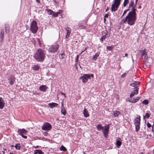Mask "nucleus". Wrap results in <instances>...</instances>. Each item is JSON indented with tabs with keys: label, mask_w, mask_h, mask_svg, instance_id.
<instances>
[{
	"label": "nucleus",
	"mask_w": 154,
	"mask_h": 154,
	"mask_svg": "<svg viewBox=\"0 0 154 154\" xmlns=\"http://www.w3.org/2000/svg\"><path fill=\"white\" fill-rule=\"evenodd\" d=\"M134 2L131 0L129 3L128 9H130L131 10L129 12L125 19L121 20V23H124L127 21L128 24L130 26L135 24L136 20V9H135V5L134 6Z\"/></svg>",
	"instance_id": "1"
},
{
	"label": "nucleus",
	"mask_w": 154,
	"mask_h": 154,
	"mask_svg": "<svg viewBox=\"0 0 154 154\" xmlns=\"http://www.w3.org/2000/svg\"><path fill=\"white\" fill-rule=\"evenodd\" d=\"M45 57V53L44 50L41 48L38 49L33 55L36 61L39 62H43Z\"/></svg>",
	"instance_id": "2"
},
{
	"label": "nucleus",
	"mask_w": 154,
	"mask_h": 154,
	"mask_svg": "<svg viewBox=\"0 0 154 154\" xmlns=\"http://www.w3.org/2000/svg\"><path fill=\"white\" fill-rule=\"evenodd\" d=\"M140 117L139 116L134 120V124L135 126V131L138 132L140 129Z\"/></svg>",
	"instance_id": "3"
},
{
	"label": "nucleus",
	"mask_w": 154,
	"mask_h": 154,
	"mask_svg": "<svg viewBox=\"0 0 154 154\" xmlns=\"http://www.w3.org/2000/svg\"><path fill=\"white\" fill-rule=\"evenodd\" d=\"M121 0H114L113 4L112 5L111 11L112 12L116 11L120 5Z\"/></svg>",
	"instance_id": "4"
},
{
	"label": "nucleus",
	"mask_w": 154,
	"mask_h": 154,
	"mask_svg": "<svg viewBox=\"0 0 154 154\" xmlns=\"http://www.w3.org/2000/svg\"><path fill=\"white\" fill-rule=\"evenodd\" d=\"M59 48L58 44H56L50 46L48 49V51L49 53H54L57 51Z\"/></svg>",
	"instance_id": "5"
},
{
	"label": "nucleus",
	"mask_w": 154,
	"mask_h": 154,
	"mask_svg": "<svg viewBox=\"0 0 154 154\" xmlns=\"http://www.w3.org/2000/svg\"><path fill=\"white\" fill-rule=\"evenodd\" d=\"M30 29L33 33H36L38 29L37 23L35 20H33L31 24Z\"/></svg>",
	"instance_id": "6"
},
{
	"label": "nucleus",
	"mask_w": 154,
	"mask_h": 154,
	"mask_svg": "<svg viewBox=\"0 0 154 154\" xmlns=\"http://www.w3.org/2000/svg\"><path fill=\"white\" fill-rule=\"evenodd\" d=\"M109 128V124L106 125L103 127V129L102 130V131L103 132L104 136L106 138L108 137Z\"/></svg>",
	"instance_id": "7"
},
{
	"label": "nucleus",
	"mask_w": 154,
	"mask_h": 154,
	"mask_svg": "<svg viewBox=\"0 0 154 154\" xmlns=\"http://www.w3.org/2000/svg\"><path fill=\"white\" fill-rule=\"evenodd\" d=\"M17 132L22 137L25 139H26L27 138V137L26 136L24 135V134H26L28 132L25 129H19L18 130Z\"/></svg>",
	"instance_id": "8"
},
{
	"label": "nucleus",
	"mask_w": 154,
	"mask_h": 154,
	"mask_svg": "<svg viewBox=\"0 0 154 154\" xmlns=\"http://www.w3.org/2000/svg\"><path fill=\"white\" fill-rule=\"evenodd\" d=\"M90 79V76L89 74H84L79 78L80 79L82 80V82L83 83H85Z\"/></svg>",
	"instance_id": "9"
},
{
	"label": "nucleus",
	"mask_w": 154,
	"mask_h": 154,
	"mask_svg": "<svg viewBox=\"0 0 154 154\" xmlns=\"http://www.w3.org/2000/svg\"><path fill=\"white\" fill-rule=\"evenodd\" d=\"M52 126L51 125L48 123L45 122L42 126V129L43 130L49 131L51 129Z\"/></svg>",
	"instance_id": "10"
},
{
	"label": "nucleus",
	"mask_w": 154,
	"mask_h": 154,
	"mask_svg": "<svg viewBox=\"0 0 154 154\" xmlns=\"http://www.w3.org/2000/svg\"><path fill=\"white\" fill-rule=\"evenodd\" d=\"M146 49H144L143 50H140L139 51V53L141 57L144 56V58L145 60H146L148 57L147 56V53L146 52Z\"/></svg>",
	"instance_id": "11"
},
{
	"label": "nucleus",
	"mask_w": 154,
	"mask_h": 154,
	"mask_svg": "<svg viewBox=\"0 0 154 154\" xmlns=\"http://www.w3.org/2000/svg\"><path fill=\"white\" fill-rule=\"evenodd\" d=\"M8 79L9 83L12 85H13L15 81V77L12 75H10L8 77Z\"/></svg>",
	"instance_id": "12"
},
{
	"label": "nucleus",
	"mask_w": 154,
	"mask_h": 154,
	"mask_svg": "<svg viewBox=\"0 0 154 154\" xmlns=\"http://www.w3.org/2000/svg\"><path fill=\"white\" fill-rule=\"evenodd\" d=\"M135 89L132 91L130 94V97H133L135 94H138L139 88L137 87H135Z\"/></svg>",
	"instance_id": "13"
},
{
	"label": "nucleus",
	"mask_w": 154,
	"mask_h": 154,
	"mask_svg": "<svg viewBox=\"0 0 154 154\" xmlns=\"http://www.w3.org/2000/svg\"><path fill=\"white\" fill-rule=\"evenodd\" d=\"M5 103L2 98L0 97V109H2L5 106Z\"/></svg>",
	"instance_id": "14"
},
{
	"label": "nucleus",
	"mask_w": 154,
	"mask_h": 154,
	"mask_svg": "<svg viewBox=\"0 0 154 154\" xmlns=\"http://www.w3.org/2000/svg\"><path fill=\"white\" fill-rule=\"evenodd\" d=\"M48 89V87L45 85H43L39 87V89L41 91L45 92Z\"/></svg>",
	"instance_id": "15"
},
{
	"label": "nucleus",
	"mask_w": 154,
	"mask_h": 154,
	"mask_svg": "<svg viewBox=\"0 0 154 154\" xmlns=\"http://www.w3.org/2000/svg\"><path fill=\"white\" fill-rule=\"evenodd\" d=\"M118 139L116 140V145L118 148H119L122 144V143L120 141L121 139L120 138H118Z\"/></svg>",
	"instance_id": "16"
},
{
	"label": "nucleus",
	"mask_w": 154,
	"mask_h": 154,
	"mask_svg": "<svg viewBox=\"0 0 154 154\" xmlns=\"http://www.w3.org/2000/svg\"><path fill=\"white\" fill-rule=\"evenodd\" d=\"M147 127L148 128H149V129H147L146 130L145 129V128H146V126H145L144 128H145V132H146V131L148 132H149L150 131V128L152 127V125L148 122L146 124Z\"/></svg>",
	"instance_id": "17"
},
{
	"label": "nucleus",
	"mask_w": 154,
	"mask_h": 154,
	"mask_svg": "<svg viewBox=\"0 0 154 154\" xmlns=\"http://www.w3.org/2000/svg\"><path fill=\"white\" fill-rule=\"evenodd\" d=\"M100 55L99 52H97L92 57V60L96 61Z\"/></svg>",
	"instance_id": "18"
},
{
	"label": "nucleus",
	"mask_w": 154,
	"mask_h": 154,
	"mask_svg": "<svg viewBox=\"0 0 154 154\" xmlns=\"http://www.w3.org/2000/svg\"><path fill=\"white\" fill-rule=\"evenodd\" d=\"M140 84V82H139L134 81L130 85V86L133 87H136V86Z\"/></svg>",
	"instance_id": "19"
},
{
	"label": "nucleus",
	"mask_w": 154,
	"mask_h": 154,
	"mask_svg": "<svg viewBox=\"0 0 154 154\" xmlns=\"http://www.w3.org/2000/svg\"><path fill=\"white\" fill-rule=\"evenodd\" d=\"M58 105V104L56 103H49L48 104V106L49 107L51 108H52L54 107H56Z\"/></svg>",
	"instance_id": "20"
},
{
	"label": "nucleus",
	"mask_w": 154,
	"mask_h": 154,
	"mask_svg": "<svg viewBox=\"0 0 154 154\" xmlns=\"http://www.w3.org/2000/svg\"><path fill=\"white\" fill-rule=\"evenodd\" d=\"M113 115L115 117H117L120 114V112L118 111H115L113 112Z\"/></svg>",
	"instance_id": "21"
},
{
	"label": "nucleus",
	"mask_w": 154,
	"mask_h": 154,
	"mask_svg": "<svg viewBox=\"0 0 154 154\" xmlns=\"http://www.w3.org/2000/svg\"><path fill=\"white\" fill-rule=\"evenodd\" d=\"M83 114L84 116L85 117H87L89 116V115L88 113V111L86 109L84 110Z\"/></svg>",
	"instance_id": "22"
},
{
	"label": "nucleus",
	"mask_w": 154,
	"mask_h": 154,
	"mask_svg": "<svg viewBox=\"0 0 154 154\" xmlns=\"http://www.w3.org/2000/svg\"><path fill=\"white\" fill-rule=\"evenodd\" d=\"M65 29L67 31V34H70L71 32V29L68 26H66Z\"/></svg>",
	"instance_id": "23"
},
{
	"label": "nucleus",
	"mask_w": 154,
	"mask_h": 154,
	"mask_svg": "<svg viewBox=\"0 0 154 154\" xmlns=\"http://www.w3.org/2000/svg\"><path fill=\"white\" fill-rule=\"evenodd\" d=\"M96 128H97V130L98 131H100L101 130H102L103 129V127H102L101 125L100 124H98L96 126Z\"/></svg>",
	"instance_id": "24"
},
{
	"label": "nucleus",
	"mask_w": 154,
	"mask_h": 154,
	"mask_svg": "<svg viewBox=\"0 0 154 154\" xmlns=\"http://www.w3.org/2000/svg\"><path fill=\"white\" fill-rule=\"evenodd\" d=\"M32 68L33 70L35 71H37L39 69V66L38 65H36L32 67Z\"/></svg>",
	"instance_id": "25"
},
{
	"label": "nucleus",
	"mask_w": 154,
	"mask_h": 154,
	"mask_svg": "<svg viewBox=\"0 0 154 154\" xmlns=\"http://www.w3.org/2000/svg\"><path fill=\"white\" fill-rule=\"evenodd\" d=\"M5 32L6 33H8L9 31V26L8 25H5Z\"/></svg>",
	"instance_id": "26"
},
{
	"label": "nucleus",
	"mask_w": 154,
	"mask_h": 154,
	"mask_svg": "<svg viewBox=\"0 0 154 154\" xmlns=\"http://www.w3.org/2000/svg\"><path fill=\"white\" fill-rule=\"evenodd\" d=\"M35 151L36 152L37 154H44V152H43L41 150L39 149H36L35 150Z\"/></svg>",
	"instance_id": "27"
},
{
	"label": "nucleus",
	"mask_w": 154,
	"mask_h": 154,
	"mask_svg": "<svg viewBox=\"0 0 154 154\" xmlns=\"http://www.w3.org/2000/svg\"><path fill=\"white\" fill-rule=\"evenodd\" d=\"M60 149L61 151H66L67 150L66 148L63 146H62L60 147Z\"/></svg>",
	"instance_id": "28"
},
{
	"label": "nucleus",
	"mask_w": 154,
	"mask_h": 154,
	"mask_svg": "<svg viewBox=\"0 0 154 154\" xmlns=\"http://www.w3.org/2000/svg\"><path fill=\"white\" fill-rule=\"evenodd\" d=\"M150 114L147 112L146 113L145 115L143 116V119L146 118L147 119H149L150 117Z\"/></svg>",
	"instance_id": "29"
},
{
	"label": "nucleus",
	"mask_w": 154,
	"mask_h": 154,
	"mask_svg": "<svg viewBox=\"0 0 154 154\" xmlns=\"http://www.w3.org/2000/svg\"><path fill=\"white\" fill-rule=\"evenodd\" d=\"M15 147L17 149L19 150L20 148V143L16 144L15 146Z\"/></svg>",
	"instance_id": "30"
},
{
	"label": "nucleus",
	"mask_w": 154,
	"mask_h": 154,
	"mask_svg": "<svg viewBox=\"0 0 154 154\" xmlns=\"http://www.w3.org/2000/svg\"><path fill=\"white\" fill-rule=\"evenodd\" d=\"M61 112L64 116H65L66 114V111L65 109L63 108H62L61 109Z\"/></svg>",
	"instance_id": "31"
},
{
	"label": "nucleus",
	"mask_w": 154,
	"mask_h": 154,
	"mask_svg": "<svg viewBox=\"0 0 154 154\" xmlns=\"http://www.w3.org/2000/svg\"><path fill=\"white\" fill-rule=\"evenodd\" d=\"M107 31L106 30L105 32L104 33V35H103L101 37L102 39H104V40H105L106 38V35H107Z\"/></svg>",
	"instance_id": "32"
},
{
	"label": "nucleus",
	"mask_w": 154,
	"mask_h": 154,
	"mask_svg": "<svg viewBox=\"0 0 154 154\" xmlns=\"http://www.w3.org/2000/svg\"><path fill=\"white\" fill-rule=\"evenodd\" d=\"M46 11L47 12H49L48 14H49L51 15H53V13H54V11H53L52 10L49 9H47Z\"/></svg>",
	"instance_id": "33"
},
{
	"label": "nucleus",
	"mask_w": 154,
	"mask_h": 154,
	"mask_svg": "<svg viewBox=\"0 0 154 154\" xmlns=\"http://www.w3.org/2000/svg\"><path fill=\"white\" fill-rule=\"evenodd\" d=\"M65 55V54L64 53L60 54L59 55V58L60 59H62L64 57Z\"/></svg>",
	"instance_id": "34"
},
{
	"label": "nucleus",
	"mask_w": 154,
	"mask_h": 154,
	"mask_svg": "<svg viewBox=\"0 0 154 154\" xmlns=\"http://www.w3.org/2000/svg\"><path fill=\"white\" fill-rule=\"evenodd\" d=\"M129 3V0H124L123 4V6L125 7Z\"/></svg>",
	"instance_id": "35"
},
{
	"label": "nucleus",
	"mask_w": 154,
	"mask_h": 154,
	"mask_svg": "<svg viewBox=\"0 0 154 154\" xmlns=\"http://www.w3.org/2000/svg\"><path fill=\"white\" fill-rule=\"evenodd\" d=\"M142 103L144 105H147L148 103V101L147 100H145L142 101Z\"/></svg>",
	"instance_id": "36"
},
{
	"label": "nucleus",
	"mask_w": 154,
	"mask_h": 154,
	"mask_svg": "<svg viewBox=\"0 0 154 154\" xmlns=\"http://www.w3.org/2000/svg\"><path fill=\"white\" fill-rule=\"evenodd\" d=\"M131 10V9H126L125 10L122 16V17L126 13L130 11Z\"/></svg>",
	"instance_id": "37"
},
{
	"label": "nucleus",
	"mask_w": 154,
	"mask_h": 154,
	"mask_svg": "<svg viewBox=\"0 0 154 154\" xmlns=\"http://www.w3.org/2000/svg\"><path fill=\"white\" fill-rule=\"evenodd\" d=\"M79 27H80L81 29H85L86 28L85 26H84L80 24L79 25Z\"/></svg>",
	"instance_id": "38"
},
{
	"label": "nucleus",
	"mask_w": 154,
	"mask_h": 154,
	"mask_svg": "<svg viewBox=\"0 0 154 154\" xmlns=\"http://www.w3.org/2000/svg\"><path fill=\"white\" fill-rule=\"evenodd\" d=\"M113 48L112 46H107L106 47L107 49L109 51H112V50Z\"/></svg>",
	"instance_id": "39"
},
{
	"label": "nucleus",
	"mask_w": 154,
	"mask_h": 154,
	"mask_svg": "<svg viewBox=\"0 0 154 154\" xmlns=\"http://www.w3.org/2000/svg\"><path fill=\"white\" fill-rule=\"evenodd\" d=\"M129 102L131 103H135L137 102H135V99H132L129 100Z\"/></svg>",
	"instance_id": "40"
},
{
	"label": "nucleus",
	"mask_w": 154,
	"mask_h": 154,
	"mask_svg": "<svg viewBox=\"0 0 154 154\" xmlns=\"http://www.w3.org/2000/svg\"><path fill=\"white\" fill-rule=\"evenodd\" d=\"M58 13H57V12L55 13L54 12V13H53V17H58Z\"/></svg>",
	"instance_id": "41"
},
{
	"label": "nucleus",
	"mask_w": 154,
	"mask_h": 154,
	"mask_svg": "<svg viewBox=\"0 0 154 154\" xmlns=\"http://www.w3.org/2000/svg\"><path fill=\"white\" fill-rule=\"evenodd\" d=\"M79 58V55H77L76 57L75 58V61L76 63H77L78 62Z\"/></svg>",
	"instance_id": "42"
},
{
	"label": "nucleus",
	"mask_w": 154,
	"mask_h": 154,
	"mask_svg": "<svg viewBox=\"0 0 154 154\" xmlns=\"http://www.w3.org/2000/svg\"><path fill=\"white\" fill-rule=\"evenodd\" d=\"M140 99V97H136V98L135 99V102H137Z\"/></svg>",
	"instance_id": "43"
},
{
	"label": "nucleus",
	"mask_w": 154,
	"mask_h": 154,
	"mask_svg": "<svg viewBox=\"0 0 154 154\" xmlns=\"http://www.w3.org/2000/svg\"><path fill=\"white\" fill-rule=\"evenodd\" d=\"M152 131L153 132V134L154 135V124L152 126Z\"/></svg>",
	"instance_id": "44"
},
{
	"label": "nucleus",
	"mask_w": 154,
	"mask_h": 154,
	"mask_svg": "<svg viewBox=\"0 0 154 154\" xmlns=\"http://www.w3.org/2000/svg\"><path fill=\"white\" fill-rule=\"evenodd\" d=\"M4 33V31L2 29V30L1 32L0 33V35H3Z\"/></svg>",
	"instance_id": "45"
},
{
	"label": "nucleus",
	"mask_w": 154,
	"mask_h": 154,
	"mask_svg": "<svg viewBox=\"0 0 154 154\" xmlns=\"http://www.w3.org/2000/svg\"><path fill=\"white\" fill-rule=\"evenodd\" d=\"M62 10H59V11L58 12H57V13H58V14H60L62 13Z\"/></svg>",
	"instance_id": "46"
},
{
	"label": "nucleus",
	"mask_w": 154,
	"mask_h": 154,
	"mask_svg": "<svg viewBox=\"0 0 154 154\" xmlns=\"http://www.w3.org/2000/svg\"><path fill=\"white\" fill-rule=\"evenodd\" d=\"M126 75V73H125L122 75V78L124 77Z\"/></svg>",
	"instance_id": "47"
},
{
	"label": "nucleus",
	"mask_w": 154,
	"mask_h": 154,
	"mask_svg": "<svg viewBox=\"0 0 154 154\" xmlns=\"http://www.w3.org/2000/svg\"><path fill=\"white\" fill-rule=\"evenodd\" d=\"M70 35V34H66V39H67V38H68L69 37V36Z\"/></svg>",
	"instance_id": "48"
},
{
	"label": "nucleus",
	"mask_w": 154,
	"mask_h": 154,
	"mask_svg": "<svg viewBox=\"0 0 154 154\" xmlns=\"http://www.w3.org/2000/svg\"><path fill=\"white\" fill-rule=\"evenodd\" d=\"M3 37V35H0V38L1 39H2Z\"/></svg>",
	"instance_id": "49"
},
{
	"label": "nucleus",
	"mask_w": 154,
	"mask_h": 154,
	"mask_svg": "<svg viewBox=\"0 0 154 154\" xmlns=\"http://www.w3.org/2000/svg\"><path fill=\"white\" fill-rule=\"evenodd\" d=\"M90 77H91L92 78H93L94 77V75L93 74H91L90 75Z\"/></svg>",
	"instance_id": "50"
},
{
	"label": "nucleus",
	"mask_w": 154,
	"mask_h": 154,
	"mask_svg": "<svg viewBox=\"0 0 154 154\" xmlns=\"http://www.w3.org/2000/svg\"><path fill=\"white\" fill-rule=\"evenodd\" d=\"M128 54H125V56H123V57H128Z\"/></svg>",
	"instance_id": "51"
},
{
	"label": "nucleus",
	"mask_w": 154,
	"mask_h": 154,
	"mask_svg": "<svg viewBox=\"0 0 154 154\" xmlns=\"http://www.w3.org/2000/svg\"><path fill=\"white\" fill-rule=\"evenodd\" d=\"M38 146H34V148H35V149L38 148Z\"/></svg>",
	"instance_id": "52"
},
{
	"label": "nucleus",
	"mask_w": 154,
	"mask_h": 154,
	"mask_svg": "<svg viewBox=\"0 0 154 154\" xmlns=\"http://www.w3.org/2000/svg\"><path fill=\"white\" fill-rule=\"evenodd\" d=\"M61 95H65V93L62 92H61Z\"/></svg>",
	"instance_id": "53"
},
{
	"label": "nucleus",
	"mask_w": 154,
	"mask_h": 154,
	"mask_svg": "<svg viewBox=\"0 0 154 154\" xmlns=\"http://www.w3.org/2000/svg\"><path fill=\"white\" fill-rule=\"evenodd\" d=\"M104 40V39H102V38H101L100 40L101 41V43H102L103 42V41Z\"/></svg>",
	"instance_id": "54"
},
{
	"label": "nucleus",
	"mask_w": 154,
	"mask_h": 154,
	"mask_svg": "<svg viewBox=\"0 0 154 154\" xmlns=\"http://www.w3.org/2000/svg\"><path fill=\"white\" fill-rule=\"evenodd\" d=\"M105 17H108V15L107 14H106L105 16Z\"/></svg>",
	"instance_id": "55"
},
{
	"label": "nucleus",
	"mask_w": 154,
	"mask_h": 154,
	"mask_svg": "<svg viewBox=\"0 0 154 154\" xmlns=\"http://www.w3.org/2000/svg\"><path fill=\"white\" fill-rule=\"evenodd\" d=\"M138 0H135V5L137 4V2Z\"/></svg>",
	"instance_id": "56"
},
{
	"label": "nucleus",
	"mask_w": 154,
	"mask_h": 154,
	"mask_svg": "<svg viewBox=\"0 0 154 154\" xmlns=\"http://www.w3.org/2000/svg\"><path fill=\"white\" fill-rule=\"evenodd\" d=\"M34 154H37L35 150L34 151Z\"/></svg>",
	"instance_id": "57"
},
{
	"label": "nucleus",
	"mask_w": 154,
	"mask_h": 154,
	"mask_svg": "<svg viewBox=\"0 0 154 154\" xmlns=\"http://www.w3.org/2000/svg\"><path fill=\"white\" fill-rule=\"evenodd\" d=\"M3 149L4 150V151H7V149L6 148H3Z\"/></svg>",
	"instance_id": "58"
},
{
	"label": "nucleus",
	"mask_w": 154,
	"mask_h": 154,
	"mask_svg": "<svg viewBox=\"0 0 154 154\" xmlns=\"http://www.w3.org/2000/svg\"><path fill=\"white\" fill-rule=\"evenodd\" d=\"M37 2L39 3L40 2L39 0H35Z\"/></svg>",
	"instance_id": "59"
},
{
	"label": "nucleus",
	"mask_w": 154,
	"mask_h": 154,
	"mask_svg": "<svg viewBox=\"0 0 154 154\" xmlns=\"http://www.w3.org/2000/svg\"><path fill=\"white\" fill-rule=\"evenodd\" d=\"M54 2L57 3V2L56 0H53Z\"/></svg>",
	"instance_id": "60"
},
{
	"label": "nucleus",
	"mask_w": 154,
	"mask_h": 154,
	"mask_svg": "<svg viewBox=\"0 0 154 154\" xmlns=\"http://www.w3.org/2000/svg\"><path fill=\"white\" fill-rule=\"evenodd\" d=\"M119 97L118 96H117V97H116V99H119Z\"/></svg>",
	"instance_id": "61"
},
{
	"label": "nucleus",
	"mask_w": 154,
	"mask_h": 154,
	"mask_svg": "<svg viewBox=\"0 0 154 154\" xmlns=\"http://www.w3.org/2000/svg\"><path fill=\"white\" fill-rule=\"evenodd\" d=\"M2 153L3 154H5V152L4 151H2Z\"/></svg>",
	"instance_id": "62"
},
{
	"label": "nucleus",
	"mask_w": 154,
	"mask_h": 154,
	"mask_svg": "<svg viewBox=\"0 0 154 154\" xmlns=\"http://www.w3.org/2000/svg\"><path fill=\"white\" fill-rule=\"evenodd\" d=\"M152 152L153 154H154V149L153 150Z\"/></svg>",
	"instance_id": "63"
},
{
	"label": "nucleus",
	"mask_w": 154,
	"mask_h": 154,
	"mask_svg": "<svg viewBox=\"0 0 154 154\" xmlns=\"http://www.w3.org/2000/svg\"><path fill=\"white\" fill-rule=\"evenodd\" d=\"M9 154H13V153L10 152L9 153Z\"/></svg>",
	"instance_id": "64"
}]
</instances>
